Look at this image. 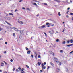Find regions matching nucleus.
I'll use <instances>...</instances> for the list:
<instances>
[{
  "mask_svg": "<svg viewBox=\"0 0 73 73\" xmlns=\"http://www.w3.org/2000/svg\"><path fill=\"white\" fill-rule=\"evenodd\" d=\"M65 43H66V42H65V41H64L62 43V44H63V45H64V44H65Z\"/></svg>",
  "mask_w": 73,
  "mask_h": 73,
  "instance_id": "nucleus-12",
  "label": "nucleus"
},
{
  "mask_svg": "<svg viewBox=\"0 0 73 73\" xmlns=\"http://www.w3.org/2000/svg\"><path fill=\"white\" fill-rule=\"evenodd\" d=\"M35 58H36L37 59V53H35Z\"/></svg>",
  "mask_w": 73,
  "mask_h": 73,
  "instance_id": "nucleus-3",
  "label": "nucleus"
},
{
  "mask_svg": "<svg viewBox=\"0 0 73 73\" xmlns=\"http://www.w3.org/2000/svg\"><path fill=\"white\" fill-rule=\"evenodd\" d=\"M21 70L22 71V72H23V70H24V69L23 68H22V70Z\"/></svg>",
  "mask_w": 73,
  "mask_h": 73,
  "instance_id": "nucleus-42",
  "label": "nucleus"
},
{
  "mask_svg": "<svg viewBox=\"0 0 73 73\" xmlns=\"http://www.w3.org/2000/svg\"><path fill=\"white\" fill-rule=\"evenodd\" d=\"M50 68V67L49 66H48V68H47V69H49V68Z\"/></svg>",
  "mask_w": 73,
  "mask_h": 73,
  "instance_id": "nucleus-41",
  "label": "nucleus"
},
{
  "mask_svg": "<svg viewBox=\"0 0 73 73\" xmlns=\"http://www.w3.org/2000/svg\"><path fill=\"white\" fill-rule=\"evenodd\" d=\"M58 15L59 16H61L60 13V12L58 13Z\"/></svg>",
  "mask_w": 73,
  "mask_h": 73,
  "instance_id": "nucleus-17",
  "label": "nucleus"
},
{
  "mask_svg": "<svg viewBox=\"0 0 73 73\" xmlns=\"http://www.w3.org/2000/svg\"><path fill=\"white\" fill-rule=\"evenodd\" d=\"M16 11H17V9H16L15 10V12H16Z\"/></svg>",
  "mask_w": 73,
  "mask_h": 73,
  "instance_id": "nucleus-58",
  "label": "nucleus"
},
{
  "mask_svg": "<svg viewBox=\"0 0 73 73\" xmlns=\"http://www.w3.org/2000/svg\"><path fill=\"white\" fill-rule=\"evenodd\" d=\"M4 73H7V72H5Z\"/></svg>",
  "mask_w": 73,
  "mask_h": 73,
  "instance_id": "nucleus-59",
  "label": "nucleus"
},
{
  "mask_svg": "<svg viewBox=\"0 0 73 73\" xmlns=\"http://www.w3.org/2000/svg\"><path fill=\"white\" fill-rule=\"evenodd\" d=\"M42 68L44 67V64H43V63L42 64Z\"/></svg>",
  "mask_w": 73,
  "mask_h": 73,
  "instance_id": "nucleus-25",
  "label": "nucleus"
},
{
  "mask_svg": "<svg viewBox=\"0 0 73 73\" xmlns=\"http://www.w3.org/2000/svg\"><path fill=\"white\" fill-rule=\"evenodd\" d=\"M46 25H48V24H49V23L48 22H47L46 23Z\"/></svg>",
  "mask_w": 73,
  "mask_h": 73,
  "instance_id": "nucleus-28",
  "label": "nucleus"
},
{
  "mask_svg": "<svg viewBox=\"0 0 73 73\" xmlns=\"http://www.w3.org/2000/svg\"><path fill=\"white\" fill-rule=\"evenodd\" d=\"M51 26H54V24H53L52 25H51Z\"/></svg>",
  "mask_w": 73,
  "mask_h": 73,
  "instance_id": "nucleus-63",
  "label": "nucleus"
},
{
  "mask_svg": "<svg viewBox=\"0 0 73 73\" xmlns=\"http://www.w3.org/2000/svg\"><path fill=\"white\" fill-rule=\"evenodd\" d=\"M31 56L32 57V58H33V55H31Z\"/></svg>",
  "mask_w": 73,
  "mask_h": 73,
  "instance_id": "nucleus-33",
  "label": "nucleus"
},
{
  "mask_svg": "<svg viewBox=\"0 0 73 73\" xmlns=\"http://www.w3.org/2000/svg\"><path fill=\"white\" fill-rule=\"evenodd\" d=\"M21 73H25V72L24 71H23Z\"/></svg>",
  "mask_w": 73,
  "mask_h": 73,
  "instance_id": "nucleus-54",
  "label": "nucleus"
},
{
  "mask_svg": "<svg viewBox=\"0 0 73 73\" xmlns=\"http://www.w3.org/2000/svg\"><path fill=\"white\" fill-rule=\"evenodd\" d=\"M33 1H35V2H37V3H40V1L37 0H33Z\"/></svg>",
  "mask_w": 73,
  "mask_h": 73,
  "instance_id": "nucleus-6",
  "label": "nucleus"
},
{
  "mask_svg": "<svg viewBox=\"0 0 73 73\" xmlns=\"http://www.w3.org/2000/svg\"><path fill=\"white\" fill-rule=\"evenodd\" d=\"M32 4L33 5H36V6H37V4H36V3H32Z\"/></svg>",
  "mask_w": 73,
  "mask_h": 73,
  "instance_id": "nucleus-16",
  "label": "nucleus"
},
{
  "mask_svg": "<svg viewBox=\"0 0 73 73\" xmlns=\"http://www.w3.org/2000/svg\"><path fill=\"white\" fill-rule=\"evenodd\" d=\"M0 31H1V28H0Z\"/></svg>",
  "mask_w": 73,
  "mask_h": 73,
  "instance_id": "nucleus-61",
  "label": "nucleus"
},
{
  "mask_svg": "<svg viewBox=\"0 0 73 73\" xmlns=\"http://www.w3.org/2000/svg\"><path fill=\"white\" fill-rule=\"evenodd\" d=\"M44 4L45 5H47V3H45Z\"/></svg>",
  "mask_w": 73,
  "mask_h": 73,
  "instance_id": "nucleus-44",
  "label": "nucleus"
},
{
  "mask_svg": "<svg viewBox=\"0 0 73 73\" xmlns=\"http://www.w3.org/2000/svg\"><path fill=\"white\" fill-rule=\"evenodd\" d=\"M9 15H13L12 13H9Z\"/></svg>",
  "mask_w": 73,
  "mask_h": 73,
  "instance_id": "nucleus-32",
  "label": "nucleus"
},
{
  "mask_svg": "<svg viewBox=\"0 0 73 73\" xmlns=\"http://www.w3.org/2000/svg\"><path fill=\"white\" fill-rule=\"evenodd\" d=\"M46 62H44V65H46Z\"/></svg>",
  "mask_w": 73,
  "mask_h": 73,
  "instance_id": "nucleus-47",
  "label": "nucleus"
},
{
  "mask_svg": "<svg viewBox=\"0 0 73 73\" xmlns=\"http://www.w3.org/2000/svg\"><path fill=\"white\" fill-rule=\"evenodd\" d=\"M57 72H59L60 71V69H57Z\"/></svg>",
  "mask_w": 73,
  "mask_h": 73,
  "instance_id": "nucleus-22",
  "label": "nucleus"
},
{
  "mask_svg": "<svg viewBox=\"0 0 73 73\" xmlns=\"http://www.w3.org/2000/svg\"><path fill=\"white\" fill-rule=\"evenodd\" d=\"M67 46L68 47H70V46H71V45H70V44L69 45H67Z\"/></svg>",
  "mask_w": 73,
  "mask_h": 73,
  "instance_id": "nucleus-23",
  "label": "nucleus"
},
{
  "mask_svg": "<svg viewBox=\"0 0 73 73\" xmlns=\"http://www.w3.org/2000/svg\"><path fill=\"white\" fill-rule=\"evenodd\" d=\"M2 72V70H0V72Z\"/></svg>",
  "mask_w": 73,
  "mask_h": 73,
  "instance_id": "nucleus-56",
  "label": "nucleus"
},
{
  "mask_svg": "<svg viewBox=\"0 0 73 73\" xmlns=\"http://www.w3.org/2000/svg\"><path fill=\"white\" fill-rule=\"evenodd\" d=\"M73 51H72L71 52H70V54H71V53H73Z\"/></svg>",
  "mask_w": 73,
  "mask_h": 73,
  "instance_id": "nucleus-37",
  "label": "nucleus"
},
{
  "mask_svg": "<svg viewBox=\"0 0 73 73\" xmlns=\"http://www.w3.org/2000/svg\"><path fill=\"white\" fill-rule=\"evenodd\" d=\"M39 28H41V29H42V26H40V27H39Z\"/></svg>",
  "mask_w": 73,
  "mask_h": 73,
  "instance_id": "nucleus-31",
  "label": "nucleus"
},
{
  "mask_svg": "<svg viewBox=\"0 0 73 73\" xmlns=\"http://www.w3.org/2000/svg\"><path fill=\"white\" fill-rule=\"evenodd\" d=\"M39 16V15L38 14L37 15V16Z\"/></svg>",
  "mask_w": 73,
  "mask_h": 73,
  "instance_id": "nucleus-64",
  "label": "nucleus"
},
{
  "mask_svg": "<svg viewBox=\"0 0 73 73\" xmlns=\"http://www.w3.org/2000/svg\"><path fill=\"white\" fill-rule=\"evenodd\" d=\"M14 30H15V31H18V29L16 28H14Z\"/></svg>",
  "mask_w": 73,
  "mask_h": 73,
  "instance_id": "nucleus-13",
  "label": "nucleus"
},
{
  "mask_svg": "<svg viewBox=\"0 0 73 73\" xmlns=\"http://www.w3.org/2000/svg\"><path fill=\"white\" fill-rule=\"evenodd\" d=\"M67 9H68V10H69V9H70V8H67Z\"/></svg>",
  "mask_w": 73,
  "mask_h": 73,
  "instance_id": "nucleus-53",
  "label": "nucleus"
},
{
  "mask_svg": "<svg viewBox=\"0 0 73 73\" xmlns=\"http://www.w3.org/2000/svg\"><path fill=\"white\" fill-rule=\"evenodd\" d=\"M56 1L58 2V3H60V2H61V1L58 0H57Z\"/></svg>",
  "mask_w": 73,
  "mask_h": 73,
  "instance_id": "nucleus-21",
  "label": "nucleus"
},
{
  "mask_svg": "<svg viewBox=\"0 0 73 73\" xmlns=\"http://www.w3.org/2000/svg\"><path fill=\"white\" fill-rule=\"evenodd\" d=\"M45 36L46 37H47V34H46L45 35Z\"/></svg>",
  "mask_w": 73,
  "mask_h": 73,
  "instance_id": "nucleus-50",
  "label": "nucleus"
},
{
  "mask_svg": "<svg viewBox=\"0 0 73 73\" xmlns=\"http://www.w3.org/2000/svg\"><path fill=\"white\" fill-rule=\"evenodd\" d=\"M18 69L20 71H21V68H20V67H19Z\"/></svg>",
  "mask_w": 73,
  "mask_h": 73,
  "instance_id": "nucleus-15",
  "label": "nucleus"
},
{
  "mask_svg": "<svg viewBox=\"0 0 73 73\" xmlns=\"http://www.w3.org/2000/svg\"><path fill=\"white\" fill-rule=\"evenodd\" d=\"M4 64L3 63H2L1 64V66H4Z\"/></svg>",
  "mask_w": 73,
  "mask_h": 73,
  "instance_id": "nucleus-10",
  "label": "nucleus"
},
{
  "mask_svg": "<svg viewBox=\"0 0 73 73\" xmlns=\"http://www.w3.org/2000/svg\"><path fill=\"white\" fill-rule=\"evenodd\" d=\"M15 35H16V34H15V33H13V36H15Z\"/></svg>",
  "mask_w": 73,
  "mask_h": 73,
  "instance_id": "nucleus-26",
  "label": "nucleus"
},
{
  "mask_svg": "<svg viewBox=\"0 0 73 73\" xmlns=\"http://www.w3.org/2000/svg\"><path fill=\"white\" fill-rule=\"evenodd\" d=\"M38 58H41V56L40 55H38Z\"/></svg>",
  "mask_w": 73,
  "mask_h": 73,
  "instance_id": "nucleus-34",
  "label": "nucleus"
},
{
  "mask_svg": "<svg viewBox=\"0 0 73 73\" xmlns=\"http://www.w3.org/2000/svg\"><path fill=\"white\" fill-rule=\"evenodd\" d=\"M7 53V52L6 51H5L4 52V53H5H5Z\"/></svg>",
  "mask_w": 73,
  "mask_h": 73,
  "instance_id": "nucleus-51",
  "label": "nucleus"
},
{
  "mask_svg": "<svg viewBox=\"0 0 73 73\" xmlns=\"http://www.w3.org/2000/svg\"><path fill=\"white\" fill-rule=\"evenodd\" d=\"M5 44H6V45L7 44V42H5Z\"/></svg>",
  "mask_w": 73,
  "mask_h": 73,
  "instance_id": "nucleus-52",
  "label": "nucleus"
},
{
  "mask_svg": "<svg viewBox=\"0 0 73 73\" xmlns=\"http://www.w3.org/2000/svg\"><path fill=\"white\" fill-rule=\"evenodd\" d=\"M26 50H28V48H27V47H26Z\"/></svg>",
  "mask_w": 73,
  "mask_h": 73,
  "instance_id": "nucleus-36",
  "label": "nucleus"
},
{
  "mask_svg": "<svg viewBox=\"0 0 73 73\" xmlns=\"http://www.w3.org/2000/svg\"><path fill=\"white\" fill-rule=\"evenodd\" d=\"M70 42L71 43H73V40L72 39L71 40H70Z\"/></svg>",
  "mask_w": 73,
  "mask_h": 73,
  "instance_id": "nucleus-20",
  "label": "nucleus"
},
{
  "mask_svg": "<svg viewBox=\"0 0 73 73\" xmlns=\"http://www.w3.org/2000/svg\"><path fill=\"white\" fill-rule=\"evenodd\" d=\"M66 17H67V18H68V17H69V16L68 15H67Z\"/></svg>",
  "mask_w": 73,
  "mask_h": 73,
  "instance_id": "nucleus-49",
  "label": "nucleus"
},
{
  "mask_svg": "<svg viewBox=\"0 0 73 73\" xmlns=\"http://www.w3.org/2000/svg\"><path fill=\"white\" fill-rule=\"evenodd\" d=\"M54 61H55V62H58V60H57V59L56 58H54Z\"/></svg>",
  "mask_w": 73,
  "mask_h": 73,
  "instance_id": "nucleus-2",
  "label": "nucleus"
},
{
  "mask_svg": "<svg viewBox=\"0 0 73 73\" xmlns=\"http://www.w3.org/2000/svg\"><path fill=\"white\" fill-rule=\"evenodd\" d=\"M19 1L20 2H22V1H23V0H20Z\"/></svg>",
  "mask_w": 73,
  "mask_h": 73,
  "instance_id": "nucleus-39",
  "label": "nucleus"
},
{
  "mask_svg": "<svg viewBox=\"0 0 73 73\" xmlns=\"http://www.w3.org/2000/svg\"><path fill=\"white\" fill-rule=\"evenodd\" d=\"M22 9H24V10L25 9V8H24V7H23L22 8Z\"/></svg>",
  "mask_w": 73,
  "mask_h": 73,
  "instance_id": "nucleus-43",
  "label": "nucleus"
},
{
  "mask_svg": "<svg viewBox=\"0 0 73 73\" xmlns=\"http://www.w3.org/2000/svg\"><path fill=\"white\" fill-rule=\"evenodd\" d=\"M57 63L59 65H61V63L58 61Z\"/></svg>",
  "mask_w": 73,
  "mask_h": 73,
  "instance_id": "nucleus-4",
  "label": "nucleus"
},
{
  "mask_svg": "<svg viewBox=\"0 0 73 73\" xmlns=\"http://www.w3.org/2000/svg\"><path fill=\"white\" fill-rule=\"evenodd\" d=\"M6 16H8V14H7Z\"/></svg>",
  "mask_w": 73,
  "mask_h": 73,
  "instance_id": "nucleus-60",
  "label": "nucleus"
},
{
  "mask_svg": "<svg viewBox=\"0 0 73 73\" xmlns=\"http://www.w3.org/2000/svg\"><path fill=\"white\" fill-rule=\"evenodd\" d=\"M10 28H11V29H15V27H10Z\"/></svg>",
  "mask_w": 73,
  "mask_h": 73,
  "instance_id": "nucleus-14",
  "label": "nucleus"
},
{
  "mask_svg": "<svg viewBox=\"0 0 73 73\" xmlns=\"http://www.w3.org/2000/svg\"><path fill=\"white\" fill-rule=\"evenodd\" d=\"M16 72H19V70L18 69H16Z\"/></svg>",
  "mask_w": 73,
  "mask_h": 73,
  "instance_id": "nucleus-45",
  "label": "nucleus"
},
{
  "mask_svg": "<svg viewBox=\"0 0 73 73\" xmlns=\"http://www.w3.org/2000/svg\"><path fill=\"white\" fill-rule=\"evenodd\" d=\"M20 32L21 33H23V31H20Z\"/></svg>",
  "mask_w": 73,
  "mask_h": 73,
  "instance_id": "nucleus-30",
  "label": "nucleus"
},
{
  "mask_svg": "<svg viewBox=\"0 0 73 73\" xmlns=\"http://www.w3.org/2000/svg\"><path fill=\"white\" fill-rule=\"evenodd\" d=\"M26 66L28 68H29V66H28L26 65Z\"/></svg>",
  "mask_w": 73,
  "mask_h": 73,
  "instance_id": "nucleus-35",
  "label": "nucleus"
},
{
  "mask_svg": "<svg viewBox=\"0 0 73 73\" xmlns=\"http://www.w3.org/2000/svg\"><path fill=\"white\" fill-rule=\"evenodd\" d=\"M65 28L64 29L63 31H62V32H64V31H65Z\"/></svg>",
  "mask_w": 73,
  "mask_h": 73,
  "instance_id": "nucleus-46",
  "label": "nucleus"
},
{
  "mask_svg": "<svg viewBox=\"0 0 73 73\" xmlns=\"http://www.w3.org/2000/svg\"><path fill=\"white\" fill-rule=\"evenodd\" d=\"M66 42L67 44H69V42H70V41H67Z\"/></svg>",
  "mask_w": 73,
  "mask_h": 73,
  "instance_id": "nucleus-24",
  "label": "nucleus"
},
{
  "mask_svg": "<svg viewBox=\"0 0 73 73\" xmlns=\"http://www.w3.org/2000/svg\"><path fill=\"white\" fill-rule=\"evenodd\" d=\"M38 65H41V62H38Z\"/></svg>",
  "mask_w": 73,
  "mask_h": 73,
  "instance_id": "nucleus-19",
  "label": "nucleus"
},
{
  "mask_svg": "<svg viewBox=\"0 0 73 73\" xmlns=\"http://www.w3.org/2000/svg\"><path fill=\"white\" fill-rule=\"evenodd\" d=\"M42 26V28H44L45 27V25H43Z\"/></svg>",
  "mask_w": 73,
  "mask_h": 73,
  "instance_id": "nucleus-27",
  "label": "nucleus"
},
{
  "mask_svg": "<svg viewBox=\"0 0 73 73\" xmlns=\"http://www.w3.org/2000/svg\"><path fill=\"white\" fill-rule=\"evenodd\" d=\"M18 22L19 24H23V23L21 21H19Z\"/></svg>",
  "mask_w": 73,
  "mask_h": 73,
  "instance_id": "nucleus-5",
  "label": "nucleus"
},
{
  "mask_svg": "<svg viewBox=\"0 0 73 73\" xmlns=\"http://www.w3.org/2000/svg\"><path fill=\"white\" fill-rule=\"evenodd\" d=\"M72 1H71V0H70V3H72Z\"/></svg>",
  "mask_w": 73,
  "mask_h": 73,
  "instance_id": "nucleus-62",
  "label": "nucleus"
},
{
  "mask_svg": "<svg viewBox=\"0 0 73 73\" xmlns=\"http://www.w3.org/2000/svg\"><path fill=\"white\" fill-rule=\"evenodd\" d=\"M49 33L51 34H53L54 33V31L53 30H52L51 31H50Z\"/></svg>",
  "mask_w": 73,
  "mask_h": 73,
  "instance_id": "nucleus-1",
  "label": "nucleus"
},
{
  "mask_svg": "<svg viewBox=\"0 0 73 73\" xmlns=\"http://www.w3.org/2000/svg\"><path fill=\"white\" fill-rule=\"evenodd\" d=\"M70 15H73V13H71Z\"/></svg>",
  "mask_w": 73,
  "mask_h": 73,
  "instance_id": "nucleus-40",
  "label": "nucleus"
},
{
  "mask_svg": "<svg viewBox=\"0 0 73 73\" xmlns=\"http://www.w3.org/2000/svg\"><path fill=\"white\" fill-rule=\"evenodd\" d=\"M56 42H60V40L58 39H57L56 40Z\"/></svg>",
  "mask_w": 73,
  "mask_h": 73,
  "instance_id": "nucleus-8",
  "label": "nucleus"
},
{
  "mask_svg": "<svg viewBox=\"0 0 73 73\" xmlns=\"http://www.w3.org/2000/svg\"><path fill=\"white\" fill-rule=\"evenodd\" d=\"M15 68L13 69V71H15Z\"/></svg>",
  "mask_w": 73,
  "mask_h": 73,
  "instance_id": "nucleus-55",
  "label": "nucleus"
},
{
  "mask_svg": "<svg viewBox=\"0 0 73 73\" xmlns=\"http://www.w3.org/2000/svg\"><path fill=\"white\" fill-rule=\"evenodd\" d=\"M27 54H30V53H31V51H27Z\"/></svg>",
  "mask_w": 73,
  "mask_h": 73,
  "instance_id": "nucleus-11",
  "label": "nucleus"
},
{
  "mask_svg": "<svg viewBox=\"0 0 73 73\" xmlns=\"http://www.w3.org/2000/svg\"><path fill=\"white\" fill-rule=\"evenodd\" d=\"M46 69V67L45 66L42 67V69L43 70H44V69Z\"/></svg>",
  "mask_w": 73,
  "mask_h": 73,
  "instance_id": "nucleus-9",
  "label": "nucleus"
},
{
  "mask_svg": "<svg viewBox=\"0 0 73 73\" xmlns=\"http://www.w3.org/2000/svg\"><path fill=\"white\" fill-rule=\"evenodd\" d=\"M60 53H63V50H60Z\"/></svg>",
  "mask_w": 73,
  "mask_h": 73,
  "instance_id": "nucleus-29",
  "label": "nucleus"
},
{
  "mask_svg": "<svg viewBox=\"0 0 73 73\" xmlns=\"http://www.w3.org/2000/svg\"><path fill=\"white\" fill-rule=\"evenodd\" d=\"M6 23H7L8 24H9V25H10V26H12V25L10 24V23H8L7 22L5 21Z\"/></svg>",
  "mask_w": 73,
  "mask_h": 73,
  "instance_id": "nucleus-7",
  "label": "nucleus"
},
{
  "mask_svg": "<svg viewBox=\"0 0 73 73\" xmlns=\"http://www.w3.org/2000/svg\"><path fill=\"white\" fill-rule=\"evenodd\" d=\"M50 64H51V65H52V66H53L54 65V64H53V63H52L50 62Z\"/></svg>",
  "mask_w": 73,
  "mask_h": 73,
  "instance_id": "nucleus-18",
  "label": "nucleus"
},
{
  "mask_svg": "<svg viewBox=\"0 0 73 73\" xmlns=\"http://www.w3.org/2000/svg\"><path fill=\"white\" fill-rule=\"evenodd\" d=\"M10 61H11V62H13V60L11 59Z\"/></svg>",
  "mask_w": 73,
  "mask_h": 73,
  "instance_id": "nucleus-38",
  "label": "nucleus"
},
{
  "mask_svg": "<svg viewBox=\"0 0 73 73\" xmlns=\"http://www.w3.org/2000/svg\"><path fill=\"white\" fill-rule=\"evenodd\" d=\"M27 10H29V11H30V9H29L28 8H27Z\"/></svg>",
  "mask_w": 73,
  "mask_h": 73,
  "instance_id": "nucleus-48",
  "label": "nucleus"
},
{
  "mask_svg": "<svg viewBox=\"0 0 73 73\" xmlns=\"http://www.w3.org/2000/svg\"><path fill=\"white\" fill-rule=\"evenodd\" d=\"M44 34L45 35L46 34V33H45V32H44Z\"/></svg>",
  "mask_w": 73,
  "mask_h": 73,
  "instance_id": "nucleus-57",
  "label": "nucleus"
}]
</instances>
